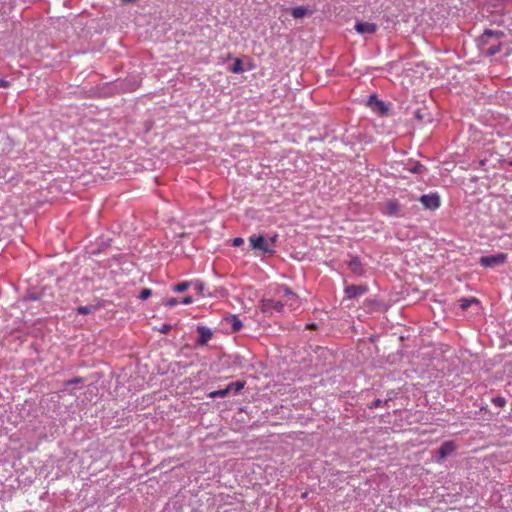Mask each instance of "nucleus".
<instances>
[{
	"instance_id": "f257e3e1",
	"label": "nucleus",
	"mask_w": 512,
	"mask_h": 512,
	"mask_svg": "<svg viewBox=\"0 0 512 512\" xmlns=\"http://www.w3.org/2000/svg\"><path fill=\"white\" fill-rule=\"evenodd\" d=\"M274 295L281 299L284 302V308L287 307L290 311H294L301 306L300 297L287 286H275Z\"/></svg>"
},
{
	"instance_id": "f03ea898",
	"label": "nucleus",
	"mask_w": 512,
	"mask_h": 512,
	"mask_svg": "<svg viewBox=\"0 0 512 512\" xmlns=\"http://www.w3.org/2000/svg\"><path fill=\"white\" fill-rule=\"evenodd\" d=\"M259 309L263 313H272L273 311L283 313L284 312V302L276 298L274 293L272 294V298L269 299H262L259 302Z\"/></svg>"
},
{
	"instance_id": "7ed1b4c3",
	"label": "nucleus",
	"mask_w": 512,
	"mask_h": 512,
	"mask_svg": "<svg viewBox=\"0 0 512 512\" xmlns=\"http://www.w3.org/2000/svg\"><path fill=\"white\" fill-rule=\"evenodd\" d=\"M250 245L253 249L261 250L264 253H273L274 249L269 242L261 235H252L249 237Z\"/></svg>"
},
{
	"instance_id": "20e7f679",
	"label": "nucleus",
	"mask_w": 512,
	"mask_h": 512,
	"mask_svg": "<svg viewBox=\"0 0 512 512\" xmlns=\"http://www.w3.org/2000/svg\"><path fill=\"white\" fill-rule=\"evenodd\" d=\"M419 201L426 209L436 210L440 207V197L437 193L422 195Z\"/></svg>"
},
{
	"instance_id": "39448f33",
	"label": "nucleus",
	"mask_w": 512,
	"mask_h": 512,
	"mask_svg": "<svg viewBox=\"0 0 512 512\" xmlns=\"http://www.w3.org/2000/svg\"><path fill=\"white\" fill-rule=\"evenodd\" d=\"M507 260V254L499 253L493 256H483L480 258V264L483 267H493L495 265L504 264Z\"/></svg>"
},
{
	"instance_id": "423d86ee",
	"label": "nucleus",
	"mask_w": 512,
	"mask_h": 512,
	"mask_svg": "<svg viewBox=\"0 0 512 512\" xmlns=\"http://www.w3.org/2000/svg\"><path fill=\"white\" fill-rule=\"evenodd\" d=\"M400 204L396 199H390L383 203L381 212L385 215L393 216L398 215L400 212Z\"/></svg>"
},
{
	"instance_id": "0eeeda50",
	"label": "nucleus",
	"mask_w": 512,
	"mask_h": 512,
	"mask_svg": "<svg viewBox=\"0 0 512 512\" xmlns=\"http://www.w3.org/2000/svg\"><path fill=\"white\" fill-rule=\"evenodd\" d=\"M368 291L366 285H349L345 288V294L348 299H354L364 295Z\"/></svg>"
},
{
	"instance_id": "6e6552de",
	"label": "nucleus",
	"mask_w": 512,
	"mask_h": 512,
	"mask_svg": "<svg viewBox=\"0 0 512 512\" xmlns=\"http://www.w3.org/2000/svg\"><path fill=\"white\" fill-rule=\"evenodd\" d=\"M377 25L371 22H357L355 30L360 34H375L377 32Z\"/></svg>"
},
{
	"instance_id": "1a4fd4ad",
	"label": "nucleus",
	"mask_w": 512,
	"mask_h": 512,
	"mask_svg": "<svg viewBox=\"0 0 512 512\" xmlns=\"http://www.w3.org/2000/svg\"><path fill=\"white\" fill-rule=\"evenodd\" d=\"M368 105L371 109L380 115H384L387 112V107L384 102L379 100L376 95H371L368 100Z\"/></svg>"
},
{
	"instance_id": "9d476101",
	"label": "nucleus",
	"mask_w": 512,
	"mask_h": 512,
	"mask_svg": "<svg viewBox=\"0 0 512 512\" xmlns=\"http://www.w3.org/2000/svg\"><path fill=\"white\" fill-rule=\"evenodd\" d=\"M197 332L199 333V339L197 340V343L202 346L206 345L213 336L212 331L205 326H198Z\"/></svg>"
},
{
	"instance_id": "9b49d317",
	"label": "nucleus",
	"mask_w": 512,
	"mask_h": 512,
	"mask_svg": "<svg viewBox=\"0 0 512 512\" xmlns=\"http://www.w3.org/2000/svg\"><path fill=\"white\" fill-rule=\"evenodd\" d=\"M456 450V445L453 441L444 442L439 448V457L444 459L451 455Z\"/></svg>"
},
{
	"instance_id": "f8f14e48",
	"label": "nucleus",
	"mask_w": 512,
	"mask_h": 512,
	"mask_svg": "<svg viewBox=\"0 0 512 512\" xmlns=\"http://www.w3.org/2000/svg\"><path fill=\"white\" fill-rule=\"evenodd\" d=\"M489 37H495V38H502L504 37V32L503 31H493V30H490V29H486L482 36H481V41L483 43H486L488 41V38Z\"/></svg>"
},
{
	"instance_id": "ddd939ff",
	"label": "nucleus",
	"mask_w": 512,
	"mask_h": 512,
	"mask_svg": "<svg viewBox=\"0 0 512 512\" xmlns=\"http://www.w3.org/2000/svg\"><path fill=\"white\" fill-rule=\"evenodd\" d=\"M348 266H349L350 270L355 274L361 275L363 273L362 264H361L360 260L356 257L352 258L349 261Z\"/></svg>"
},
{
	"instance_id": "4468645a",
	"label": "nucleus",
	"mask_w": 512,
	"mask_h": 512,
	"mask_svg": "<svg viewBox=\"0 0 512 512\" xmlns=\"http://www.w3.org/2000/svg\"><path fill=\"white\" fill-rule=\"evenodd\" d=\"M228 321H229V323L231 325V328H232L233 332L239 331L242 328V326H243L241 320L236 315H232L228 319Z\"/></svg>"
},
{
	"instance_id": "2eb2a0df",
	"label": "nucleus",
	"mask_w": 512,
	"mask_h": 512,
	"mask_svg": "<svg viewBox=\"0 0 512 512\" xmlns=\"http://www.w3.org/2000/svg\"><path fill=\"white\" fill-rule=\"evenodd\" d=\"M307 14H308V9L303 6L295 7L291 10V15L295 19L302 18Z\"/></svg>"
},
{
	"instance_id": "dca6fc26",
	"label": "nucleus",
	"mask_w": 512,
	"mask_h": 512,
	"mask_svg": "<svg viewBox=\"0 0 512 512\" xmlns=\"http://www.w3.org/2000/svg\"><path fill=\"white\" fill-rule=\"evenodd\" d=\"M191 284V281L180 282L173 287V291L177 293H182L186 291L191 286Z\"/></svg>"
},
{
	"instance_id": "f3484780",
	"label": "nucleus",
	"mask_w": 512,
	"mask_h": 512,
	"mask_svg": "<svg viewBox=\"0 0 512 512\" xmlns=\"http://www.w3.org/2000/svg\"><path fill=\"white\" fill-rule=\"evenodd\" d=\"M229 388H225V389H220V390H215V391H212L209 393V397L210 398H217V397H220V398H223V397H226L228 394H229Z\"/></svg>"
},
{
	"instance_id": "a211bd4d",
	"label": "nucleus",
	"mask_w": 512,
	"mask_h": 512,
	"mask_svg": "<svg viewBox=\"0 0 512 512\" xmlns=\"http://www.w3.org/2000/svg\"><path fill=\"white\" fill-rule=\"evenodd\" d=\"M230 71L232 73H242L244 68L242 66V60L240 58H236L233 66H231Z\"/></svg>"
},
{
	"instance_id": "6ab92c4d",
	"label": "nucleus",
	"mask_w": 512,
	"mask_h": 512,
	"mask_svg": "<svg viewBox=\"0 0 512 512\" xmlns=\"http://www.w3.org/2000/svg\"><path fill=\"white\" fill-rule=\"evenodd\" d=\"M459 301H460V307L462 310H466L472 303H475V304L478 303V300L476 298H470V299L462 298Z\"/></svg>"
},
{
	"instance_id": "aec40b11",
	"label": "nucleus",
	"mask_w": 512,
	"mask_h": 512,
	"mask_svg": "<svg viewBox=\"0 0 512 512\" xmlns=\"http://www.w3.org/2000/svg\"><path fill=\"white\" fill-rule=\"evenodd\" d=\"M245 383L243 381H236L234 383H231L227 386L229 388V392L234 390V392H239L244 388Z\"/></svg>"
},
{
	"instance_id": "412c9836",
	"label": "nucleus",
	"mask_w": 512,
	"mask_h": 512,
	"mask_svg": "<svg viewBox=\"0 0 512 512\" xmlns=\"http://www.w3.org/2000/svg\"><path fill=\"white\" fill-rule=\"evenodd\" d=\"M492 403L497 406V407H504L505 404H506V399L504 397H501V396H497V397H494L492 399Z\"/></svg>"
},
{
	"instance_id": "4be33fe9",
	"label": "nucleus",
	"mask_w": 512,
	"mask_h": 512,
	"mask_svg": "<svg viewBox=\"0 0 512 512\" xmlns=\"http://www.w3.org/2000/svg\"><path fill=\"white\" fill-rule=\"evenodd\" d=\"M194 286V289L199 293V294H203V291H204V288H205V285L203 282L197 280V281H194L192 282V284Z\"/></svg>"
},
{
	"instance_id": "5701e85b",
	"label": "nucleus",
	"mask_w": 512,
	"mask_h": 512,
	"mask_svg": "<svg viewBox=\"0 0 512 512\" xmlns=\"http://www.w3.org/2000/svg\"><path fill=\"white\" fill-rule=\"evenodd\" d=\"M152 295V290L149 288H144L141 290L139 294V298L142 300L148 299Z\"/></svg>"
},
{
	"instance_id": "b1692460",
	"label": "nucleus",
	"mask_w": 512,
	"mask_h": 512,
	"mask_svg": "<svg viewBox=\"0 0 512 512\" xmlns=\"http://www.w3.org/2000/svg\"><path fill=\"white\" fill-rule=\"evenodd\" d=\"M500 51H501V44H498V45L489 47L487 50V54L492 56V55L499 53Z\"/></svg>"
},
{
	"instance_id": "393cba45",
	"label": "nucleus",
	"mask_w": 512,
	"mask_h": 512,
	"mask_svg": "<svg viewBox=\"0 0 512 512\" xmlns=\"http://www.w3.org/2000/svg\"><path fill=\"white\" fill-rule=\"evenodd\" d=\"M178 303H179V301L176 298H170L167 301H165L163 304L166 307L172 308V307L176 306Z\"/></svg>"
},
{
	"instance_id": "a878e982",
	"label": "nucleus",
	"mask_w": 512,
	"mask_h": 512,
	"mask_svg": "<svg viewBox=\"0 0 512 512\" xmlns=\"http://www.w3.org/2000/svg\"><path fill=\"white\" fill-rule=\"evenodd\" d=\"M91 310H92V308H91V307H88V306H79V307L77 308V312H78L79 314H83V315L90 313V312H91Z\"/></svg>"
},
{
	"instance_id": "bb28decb",
	"label": "nucleus",
	"mask_w": 512,
	"mask_h": 512,
	"mask_svg": "<svg viewBox=\"0 0 512 512\" xmlns=\"http://www.w3.org/2000/svg\"><path fill=\"white\" fill-rule=\"evenodd\" d=\"M193 302V298L191 296H186L184 297L180 303L184 304V305H189Z\"/></svg>"
},
{
	"instance_id": "cd10ccee",
	"label": "nucleus",
	"mask_w": 512,
	"mask_h": 512,
	"mask_svg": "<svg viewBox=\"0 0 512 512\" xmlns=\"http://www.w3.org/2000/svg\"><path fill=\"white\" fill-rule=\"evenodd\" d=\"M81 381H82V378L78 377V378H75L72 380H68L65 384L68 386V385L80 383Z\"/></svg>"
},
{
	"instance_id": "c85d7f7f",
	"label": "nucleus",
	"mask_w": 512,
	"mask_h": 512,
	"mask_svg": "<svg viewBox=\"0 0 512 512\" xmlns=\"http://www.w3.org/2000/svg\"><path fill=\"white\" fill-rule=\"evenodd\" d=\"M243 242H244V241H243V239H242V238H240V237L235 238V239L233 240V246L238 247V246L242 245V244H243Z\"/></svg>"
},
{
	"instance_id": "c756f323",
	"label": "nucleus",
	"mask_w": 512,
	"mask_h": 512,
	"mask_svg": "<svg viewBox=\"0 0 512 512\" xmlns=\"http://www.w3.org/2000/svg\"><path fill=\"white\" fill-rule=\"evenodd\" d=\"M170 329H171V325H169V324H164V325L162 326V328L160 329V331H161L162 333L166 334V333H168V332H169V330H170Z\"/></svg>"
},
{
	"instance_id": "7c9ffc66",
	"label": "nucleus",
	"mask_w": 512,
	"mask_h": 512,
	"mask_svg": "<svg viewBox=\"0 0 512 512\" xmlns=\"http://www.w3.org/2000/svg\"><path fill=\"white\" fill-rule=\"evenodd\" d=\"M382 403H383V402H382L380 399H377V400H375V401L371 404L370 408L380 407V406L382 405Z\"/></svg>"
},
{
	"instance_id": "2f4dec72",
	"label": "nucleus",
	"mask_w": 512,
	"mask_h": 512,
	"mask_svg": "<svg viewBox=\"0 0 512 512\" xmlns=\"http://www.w3.org/2000/svg\"><path fill=\"white\" fill-rule=\"evenodd\" d=\"M9 85V82L5 79H0V88L1 87H7Z\"/></svg>"
},
{
	"instance_id": "473e14b6",
	"label": "nucleus",
	"mask_w": 512,
	"mask_h": 512,
	"mask_svg": "<svg viewBox=\"0 0 512 512\" xmlns=\"http://www.w3.org/2000/svg\"><path fill=\"white\" fill-rule=\"evenodd\" d=\"M306 328H307V329H316V328H317V326H316V324H315V323H308V324L306 325Z\"/></svg>"
},
{
	"instance_id": "72a5a7b5",
	"label": "nucleus",
	"mask_w": 512,
	"mask_h": 512,
	"mask_svg": "<svg viewBox=\"0 0 512 512\" xmlns=\"http://www.w3.org/2000/svg\"><path fill=\"white\" fill-rule=\"evenodd\" d=\"M268 242L271 245V247L273 248V244L275 242V237L270 238V240Z\"/></svg>"
},
{
	"instance_id": "f704fd0d",
	"label": "nucleus",
	"mask_w": 512,
	"mask_h": 512,
	"mask_svg": "<svg viewBox=\"0 0 512 512\" xmlns=\"http://www.w3.org/2000/svg\"><path fill=\"white\" fill-rule=\"evenodd\" d=\"M506 164H507L508 166H511V167H512V158L508 159V160L506 161Z\"/></svg>"
},
{
	"instance_id": "c9c22d12",
	"label": "nucleus",
	"mask_w": 512,
	"mask_h": 512,
	"mask_svg": "<svg viewBox=\"0 0 512 512\" xmlns=\"http://www.w3.org/2000/svg\"><path fill=\"white\" fill-rule=\"evenodd\" d=\"M306 497H307V493H303L302 498H306Z\"/></svg>"
}]
</instances>
